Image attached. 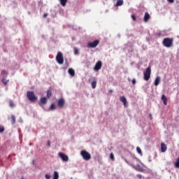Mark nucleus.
<instances>
[{
  "mask_svg": "<svg viewBox=\"0 0 179 179\" xmlns=\"http://www.w3.org/2000/svg\"><path fill=\"white\" fill-rule=\"evenodd\" d=\"M27 96L28 100H29V101H31V103H34V101H37V96H36V94H34V91H28L27 92Z\"/></svg>",
  "mask_w": 179,
  "mask_h": 179,
  "instance_id": "f257e3e1",
  "label": "nucleus"
},
{
  "mask_svg": "<svg viewBox=\"0 0 179 179\" xmlns=\"http://www.w3.org/2000/svg\"><path fill=\"white\" fill-rule=\"evenodd\" d=\"M150 75H152V67L148 66V67H147L145 71L143 72L144 80H146V82H148V80H149V79H150Z\"/></svg>",
  "mask_w": 179,
  "mask_h": 179,
  "instance_id": "f03ea898",
  "label": "nucleus"
},
{
  "mask_svg": "<svg viewBox=\"0 0 179 179\" xmlns=\"http://www.w3.org/2000/svg\"><path fill=\"white\" fill-rule=\"evenodd\" d=\"M162 44L164 47L169 48V47H173V38H165L163 40Z\"/></svg>",
  "mask_w": 179,
  "mask_h": 179,
  "instance_id": "7ed1b4c3",
  "label": "nucleus"
},
{
  "mask_svg": "<svg viewBox=\"0 0 179 179\" xmlns=\"http://www.w3.org/2000/svg\"><path fill=\"white\" fill-rule=\"evenodd\" d=\"M80 155L84 159V160H90L92 159V155L87 151L83 150L80 152Z\"/></svg>",
  "mask_w": 179,
  "mask_h": 179,
  "instance_id": "20e7f679",
  "label": "nucleus"
},
{
  "mask_svg": "<svg viewBox=\"0 0 179 179\" xmlns=\"http://www.w3.org/2000/svg\"><path fill=\"white\" fill-rule=\"evenodd\" d=\"M56 61L57 63H59V65H62V64H64V55H62V52H57L56 56Z\"/></svg>",
  "mask_w": 179,
  "mask_h": 179,
  "instance_id": "39448f33",
  "label": "nucleus"
},
{
  "mask_svg": "<svg viewBox=\"0 0 179 179\" xmlns=\"http://www.w3.org/2000/svg\"><path fill=\"white\" fill-rule=\"evenodd\" d=\"M100 43L99 40H95L93 42H89L87 45V48H96Z\"/></svg>",
  "mask_w": 179,
  "mask_h": 179,
  "instance_id": "423d86ee",
  "label": "nucleus"
},
{
  "mask_svg": "<svg viewBox=\"0 0 179 179\" xmlns=\"http://www.w3.org/2000/svg\"><path fill=\"white\" fill-rule=\"evenodd\" d=\"M1 75H3L2 78V83L5 85H8V83H9V80H6V77L8 76V72L5 70H3L1 71Z\"/></svg>",
  "mask_w": 179,
  "mask_h": 179,
  "instance_id": "0eeeda50",
  "label": "nucleus"
},
{
  "mask_svg": "<svg viewBox=\"0 0 179 179\" xmlns=\"http://www.w3.org/2000/svg\"><path fill=\"white\" fill-rule=\"evenodd\" d=\"M101 66H103V62H101V61H98L94 67V71H95V72H99V71L101 69Z\"/></svg>",
  "mask_w": 179,
  "mask_h": 179,
  "instance_id": "6e6552de",
  "label": "nucleus"
},
{
  "mask_svg": "<svg viewBox=\"0 0 179 179\" xmlns=\"http://www.w3.org/2000/svg\"><path fill=\"white\" fill-rule=\"evenodd\" d=\"M47 97H41L40 99V101L38 102L39 106H41V107H44V106H45V104H47Z\"/></svg>",
  "mask_w": 179,
  "mask_h": 179,
  "instance_id": "1a4fd4ad",
  "label": "nucleus"
},
{
  "mask_svg": "<svg viewBox=\"0 0 179 179\" xmlns=\"http://www.w3.org/2000/svg\"><path fill=\"white\" fill-rule=\"evenodd\" d=\"M57 106L58 107H59V108H64L65 106V99H64L63 98L59 99L57 101Z\"/></svg>",
  "mask_w": 179,
  "mask_h": 179,
  "instance_id": "9d476101",
  "label": "nucleus"
},
{
  "mask_svg": "<svg viewBox=\"0 0 179 179\" xmlns=\"http://www.w3.org/2000/svg\"><path fill=\"white\" fill-rule=\"evenodd\" d=\"M59 156L63 162H68L69 160V157H68V155L62 152H59Z\"/></svg>",
  "mask_w": 179,
  "mask_h": 179,
  "instance_id": "9b49d317",
  "label": "nucleus"
},
{
  "mask_svg": "<svg viewBox=\"0 0 179 179\" xmlns=\"http://www.w3.org/2000/svg\"><path fill=\"white\" fill-rule=\"evenodd\" d=\"M120 101L123 103L124 107H128V102H127V98L125 96H120Z\"/></svg>",
  "mask_w": 179,
  "mask_h": 179,
  "instance_id": "f8f14e48",
  "label": "nucleus"
},
{
  "mask_svg": "<svg viewBox=\"0 0 179 179\" xmlns=\"http://www.w3.org/2000/svg\"><path fill=\"white\" fill-rule=\"evenodd\" d=\"M166 150H167V145H166L164 143H161V152L162 153H164V152H166Z\"/></svg>",
  "mask_w": 179,
  "mask_h": 179,
  "instance_id": "ddd939ff",
  "label": "nucleus"
},
{
  "mask_svg": "<svg viewBox=\"0 0 179 179\" xmlns=\"http://www.w3.org/2000/svg\"><path fill=\"white\" fill-rule=\"evenodd\" d=\"M92 89H96L97 85V79L96 78H93V81L91 83Z\"/></svg>",
  "mask_w": 179,
  "mask_h": 179,
  "instance_id": "4468645a",
  "label": "nucleus"
},
{
  "mask_svg": "<svg viewBox=\"0 0 179 179\" xmlns=\"http://www.w3.org/2000/svg\"><path fill=\"white\" fill-rule=\"evenodd\" d=\"M149 19H150V15H149V13H145L144 15V22H149Z\"/></svg>",
  "mask_w": 179,
  "mask_h": 179,
  "instance_id": "2eb2a0df",
  "label": "nucleus"
},
{
  "mask_svg": "<svg viewBox=\"0 0 179 179\" xmlns=\"http://www.w3.org/2000/svg\"><path fill=\"white\" fill-rule=\"evenodd\" d=\"M161 99L162 100L164 106H167V97H166V95L163 94Z\"/></svg>",
  "mask_w": 179,
  "mask_h": 179,
  "instance_id": "dca6fc26",
  "label": "nucleus"
},
{
  "mask_svg": "<svg viewBox=\"0 0 179 179\" xmlns=\"http://www.w3.org/2000/svg\"><path fill=\"white\" fill-rule=\"evenodd\" d=\"M124 5V0H117L115 6H122Z\"/></svg>",
  "mask_w": 179,
  "mask_h": 179,
  "instance_id": "f3484780",
  "label": "nucleus"
},
{
  "mask_svg": "<svg viewBox=\"0 0 179 179\" xmlns=\"http://www.w3.org/2000/svg\"><path fill=\"white\" fill-rule=\"evenodd\" d=\"M159 83H160V77H157V78H155L154 85H155V86H159Z\"/></svg>",
  "mask_w": 179,
  "mask_h": 179,
  "instance_id": "a211bd4d",
  "label": "nucleus"
},
{
  "mask_svg": "<svg viewBox=\"0 0 179 179\" xmlns=\"http://www.w3.org/2000/svg\"><path fill=\"white\" fill-rule=\"evenodd\" d=\"M51 96H52V91H51V90H48L47 94H46L47 99H50V97H51Z\"/></svg>",
  "mask_w": 179,
  "mask_h": 179,
  "instance_id": "6ab92c4d",
  "label": "nucleus"
},
{
  "mask_svg": "<svg viewBox=\"0 0 179 179\" xmlns=\"http://www.w3.org/2000/svg\"><path fill=\"white\" fill-rule=\"evenodd\" d=\"M62 6H66L68 0H59Z\"/></svg>",
  "mask_w": 179,
  "mask_h": 179,
  "instance_id": "aec40b11",
  "label": "nucleus"
},
{
  "mask_svg": "<svg viewBox=\"0 0 179 179\" xmlns=\"http://www.w3.org/2000/svg\"><path fill=\"white\" fill-rule=\"evenodd\" d=\"M68 72L71 76H75V70L73 69H69Z\"/></svg>",
  "mask_w": 179,
  "mask_h": 179,
  "instance_id": "412c9836",
  "label": "nucleus"
},
{
  "mask_svg": "<svg viewBox=\"0 0 179 179\" xmlns=\"http://www.w3.org/2000/svg\"><path fill=\"white\" fill-rule=\"evenodd\" d=\"M11 119H12L11 124H13V125H14V124H15V122H16V117H15V115H12Z\"/></svg>",
  "mask_w": 179,
  "mask_h": 179,
  "instance_id": "4be33fe9",
  "label": "nucleus"
},
{
  "mask_svg": "<svg viewBox=\"0 0 179 179\" xmlns=\"http://www.w3.org/2000/svg\"><path fill=\"white\" fill-rule=\"evenodd\" d=\"M59 178V175L58 174V173L57 172V171H54V176H53V179H58Z\"/></svg>",
  "mask_w": 179,
  "mask_h": 179,
  "instance_id": "5701e85b",
  "label": "nucleus"
},
{
  "mask_svg": "<svg viewBox=\"0 0 179 179\" xmlns=\"http://www.w3.org/2000/svg\"><path fill=\"white\" fill-rule=\"evenodd\" d=\"M57 106H55V103H52L50 107V110L52 111H54V110H56Z\"/></svg>",
  "mask_w": 179,
  "mask_h": 179,
  "instance_id": "b1692460",
  "label": "nucleus"
},
{
  "mask_svg": "<svg viewBox=\"0 0 179 179\" xmlns=\"http://www.w3.org/2000/svg\"><path fill=\"white\" fill-rule=\"evenodd\" d=\"M175 167L176 169H179V157L177 159L176 162H175Z\"/></svg>",
  "mask_w": 179,
  "mask_h": 179,
  "instance_id": "393cba45",
  "label": "nucleus"
},
{
  "mask_svg": "<svg viewBox=\"0 0 179 179\" xmlns=\"http://www.w3.org/2000/svg\"><path fill=\"white\" fill-rule=\"evenodd\" d=\"M110 159L112 160V162H114V160H115V158L114 157V153H113V152L110 153Z\"/></svg>",
  "mask_w": 179,
  "mask_h": 179,
  "instance_id": "a878e982",
  "label": "nucleus"
},
{
  "mask_svg": "<svg viewBox=\"0 0 179 179\" xmlns=\"http://www.w3.org/2000/svg\"><path fill=\"white\" fill-rule=\"evenodd\" d=\"M136 151H137V152L138 153V155H142V150H141V148L137 147V148H136Z\"/></svg>",
  "mask_w": 179,
  "mask_h": 179,
  "instance_id": "bb28decb",
  "label": "nucleus"
},
{
  "mask_svg": "<svg viewBox=\"0 0 179 179\" xmlns=\"http://www.w3.org/2000/svg\"><path fill=\"white\" fill-rule=\"evenodd\" d=\"M74 54L78 55L79 54V50L77 48H74Z\"/></svg>",
  "mask_w": 179,
  "mask_h": 179,
  "instance_id": "cd10ccee",
  "label": "nucleus"
},
{
  "mask_svg": "<svg viewBox=\"0 0 179 179\" xmlns=\"http://www.w3.org/2000/svg\"><path fill=\"white\" fill-rule=\"evenodd\" d=\"M5 131V127L3 126L0 125V134H2Z\"/></svg>",
  "mask_w": 179,
  "mask_h": 179,
  "instance_id": "c85d7f7f",
  "label": "nucleus"
},
{
  "mask_svg": "<svg viewBox=\"0 0 179 179\" xmlns=\"http://www.w3.org/2000/svg\"><path fill=\"white\" fill-rule=\"evenodd\" d=\"M131 19L134 20V22H136V17H135L134 15H131Z\"/></svg>",
  "mask_w": 179,
  "mask_h": 179,
  "instance_id": "c756f323",
  "label": "nucleus"
},
{
  "mask_svg": "<svg viewBox=\"0 0 179 179\" xmlns=\"http://www.w3.org/2000/svg\"><path fill=\"white\" fill-rule=\"evenodd\" d=\"M9 104H10V107H15V103L12 101H10Z\"/></svg>",
  "mask_w": 179,
  "mask_h": 179,
  "instance_id": "7c9ffc66",
  "label": "nucleus"
},
{
  "mask_svg": "<svg viewBox=\"0 0 179 179\" xmlns=\"http://www.w3.org/2000/svg\"><path fill=\"white\" fill-rule=\"evenodd\" d=\"M45 177L46 179H50V178H51V176H50L49 174H46V175L45 176Z\"/></svg>",
  "mask_w": 179,
  "mask_h": 179,
  "instance_id": "2f4dec72",
  "label": "nucleus"
},
{
  "mask_svg": "<svg viewBox=\"0 0 179 179\" xmlns=\"http://www.w3.org/2000/svg\"><path fill=\"white\" fill-rule=\"evenodd\" d=\"M133 85H135L136 83V80L135 78H134L132 80H131Z\"/></svg>",
  "mask_w": 179,
  "mask_h": 179,
  "instance_id": "473e14b6",
  "label": "nucleus"
},
{
  "mask_svg": "<svg viewBox=\"0 0 179 179\" xmlns=\"http://www.w3.org/2000/svg\"><path fill=\"white\" fill-rule=\"evenodd\" d=\"M137 178H140V179L142 178V175L138 174V175H137Z\"/></svg>",
  "mask_w": 179,
  "mask_h": 179,
  "instance_id": "72a5a7b5",
  "label": "nucleus"
},
{
  "mask_svg": "<svg viewBox=\"0 0 179 179\" xmlns=\"http://www.w3.org/2000/svg\"><path fill=\"white\" fill-rule=\"evenodd\" d=\"M168 2H170L171 3H174V0H168Z\"/></svg>",
  "mask_w": 179,
  "mask_h": 179,
  "instance_id": "f704fd0d",
  "label": "nucleus"
},
{
  "mask_svg": "<svg viewBox=\"0 0 179 179\" xmlns=\"http://www.w3.org/2000/svg\"><path fill=\"white\" fill-rule=\"evenodd\" d=\"M48 146H51V142H50V141H48Z\"/></svg>",
  "mask_w": 179,
  "mask_h": 179,
  "instance_id": "c9c22d12",
  "label": "nucleus"
},
{
  "mask_svg": "<svg viewBox=\"0 0 179 179\" xmlns=\"http://www.w3.org/2000/svg\"><path fill=\"white\" fill-rule=\"evenodd\" d=\"M47 16H48V14L47 13L43 14V17H47Z\"/></svg>",
  "mask_w": 179,
  "mask_h": 179,
  "instance_id": "e433bc0d",
  "label": "nucleus"
},
{
  "mask_svg": "<svg viewBox=\"0 0 179 179\" xmlns=\"http://www.w3.org/2000/svg\"><path fill=\"white\" fill-rule=\"evenodd\" d=\"M108 93H110L111 94V93H113V90H109Z\"/></svg>",
  "mask_w": 179,
  "mask_h": 179,
  "instance_id": "4c0bfd02",
  "label": "nucleus"
},
{
  "mask_svg": "<svg viewBox=\"0 0 179 179\" xmlns=\"http://www.w3.org/2000/svg\"><path fill=\"white\" fill-rule=\"evenodd\" d=\"M149 117H150V120H152V114H150V115H149Z\"/></svg>",
  "mask_w": 179,
  "mask_h": 179,
  "instance_id": "58836bf2",
  "label": "nucleus"
},
{
  "mask_svg": "<svg viewBox=\"0 0 179 179\" xmlns=\"http://www.w3.org/2000/svg\"><path fill=\"white\" fill-rule=\"evenodd\" d=\"M113 1H117V0H113Z\"/></svg>",
  "mask_w": 179,
  "mask_h": 179,
  "instance_id": "ea45409f",
  "label": "nucleus"
}]
</instances>
